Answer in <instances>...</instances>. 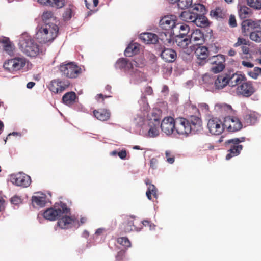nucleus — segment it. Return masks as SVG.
<instances>
[{
  "instance_id": "nucleus-1",
  "label": "nucleus",
  "mask_w": 261,
  "mask_h": 261,
  "mask_svg": "<svg viewBox=\"0 0 261 261\" xmlns=\"http://www.w3.org/2000/svg\"><path fill=\"white\" fill-rule=\"evenodd\" d=\"M162 116V111L158 109H153L148 114L144 124V128L147 130V136L156 137L159 135V126Z\"/></svg>"
},
{
  "instance_id": "nucleus-2",
  "label": "nucleus",
  "mask_w": 261,
  "mask_h": 261,
  "mask_svg": "<svg viewBox=\"0 0 261 261\" xmlns=\"http://www.w3.org/2000/svg\"><path fill=\"white\" fill-rule=\"evenodd\" d=\"M59 28L55 23H43L38 26L36 38L41 43L53 41L57 36Z\"/></svg>"
},
{
  "instance_id": "nucleus-3",
  "label": "nucleus",
  "mask_w": 261,
  "mask_h": 261,
  "mask_svg": "<svg viewBox=\"0 0 261 261\" xmlns=\"http://www.w3.org/2000/svg\"><path fill=\"white\" fill-rule=\"evenodd\" d=\"M242 30L244 34L250 32V39L256 42H261V20L253 21L247 19L242 23Z\"/></svg>"
},
{
  "instance_id": "nucleus-4",
  "label": "nucleus",
  "mask_w": 261,
  "mask_h": 261,
  "mask_svg": "<svg viewBox=\"0 0 261 261\" xmlns=\"http://www.w3.org/2000/svg\"><path fill=\"white\" fill-rule=\"evenodd\" d=\"M19 46L21 51L30 57H36L40 51L38 44L27 34H22L19 39Z\"/></svg>"
},
{
  "instance_id": "nucleus-5",
  "label": "nucleus",
  "mask_w": 261,
  "mask_h": 261,
  "mask_svg": "<svg viewBox=\"0 0 261 261\" xmlns=\"http://www.w3.org/2000/svg\"><path fill=\"white\" fill-rule=\"evenodd\" d=\"M70 209L66 204L60 202V203H56L54 207L46 210L43 213V217L49 221H55L58 219L64 214H67L69 213Z\"/></svg>"
},
{
  "instance_id": "nucleus-6",
  "label": "nucleus",
  "mask_w": 261,
  "mask_h": 261,
  "mask_svg": "<svg viewBox=\"0 0 261 261\" xmlns=\"http://www.w3.org/2000/svg\"><path fill=\"white\" fill-rule=\"evenodd\" d=\"M176 23H175V20L173 18V16H165L163 17L160 21V26L163 29L167 31L166 32H164L163 34L165 37L169 36V38H167L165 39L163 36V34H161L162 37L161 39L164 41V43H170L171 42V34L173 32V28Z\"/></svg>"
},
{
  "instance_id": "nucleus-7",
  "label": "nucleus",
  "mask_w": 261,
  "mask_h": 261,
  "mask_svg": "<svg viewBox=\"0 0 261 261\" xmlns=\"http://www.w3.org/2000/svg\"><path fill=\"white\" fill-rule=\"evenodd\" d=\"M182 40L178 41L179 44H180L179 47L185 48L190 43H193L195 45L202 44L204 41V35L200 30L196 29L193 31L190 35H189V37H186Z\"/></svg>"
},
{
  "instance_id": "nucleus-8",
  "label": "nucleus",
  "mask_w": 261,
  "mask_h": 261,
  "mask_svg": "<svg viewBox=\"0 0 261 261\" xmlns=\"http://www.w3.org/2000/svg\"><path fill=\"white\" fill-rule=\"evenodd\" d=\"M27 59L23 57H15L6 61L4 68L10 72H14L22 69L26 65Z\"/></svg>"
},
{
  "instance_id": "nucleus-9",
  "label": "nucleus",
  "mask_w": 261,
  "mask_h": 261,
  "mask_svg": "<svg viewBox=\"0 0 261 261\" xmlns=\"http://www.w3.org/2000/svg\"><path fill=\"white\" fill-rule=\"evenodd\" d=\"M223 125L229 132H236L240 130L243 127L242 123L240 120L234 116L227 115L224 116Z\"/></svg>"
},
{
  "instance_id": "nucleus-10",
  "label": "nucleus",
  "mask_w": 261,
  "mask_h": 261,
  "mask_svg": "<svg viewBox=\"0 0 261 261\" xmlns=\"http://www.w3.org/2000/svg\"><path fill=\"white\" fill-rule=\"evenodd\" d=\"M60 70L64 76L68 78H76L81 73V68L72 62L61 65Z\"/></svg>"
},
{
  "instance_id": "nucleus-11",
  "label": "nucleus",
  "mask_w": 261,
  "mask_h": 261,
  "mask_svg": "<svg viewBox=\"0 0 261 261\" xmlns=\"http://www.w3.org/2000/svg\"><path fill=\"white\" fill-rule=\"evenodd\" d=\"M190 30L189 26L184 23H178L174 26L172 34L176 37V43L178 46H179L180 44L178 41H182L185 38L189 37L188 34Z\"/></svg>"
},
{
  "instance_id": "nucleus-12",
  "label": "nucleus",
  "mask_w": 261,
  "mask_h": 261,
  "mask_svg": "<svg viewBox=\"0 0 261 261\" xmlns=\"http://www.w3.org/2000/svg\"><path fill=\"white\" fill-rule=\"evenodd\" d=\"M255 92V88L250 81L244 82L236 89V94L239 96L249 97Z\"/></svg>"
},
{
  "instance_id": "nucleus-13",
  "label": "nucleus",
  "mask_w": 261,
  "mask_h": 261,
  "mask_svg": "<svg viewBox=\"0 0 261 261\" xmlns=\"http://www.w3.org/2000/svg\"><path fill=\"white\" fill-rule=\"evenodd\" d=\"M209 61L213 65L211 71L214 73L221 72L225 68V58L223 55L214 56L209 59Z\"/></svg>"
},
{
  "instance_id": "nucleus-14",
  "label": "nucleus",
  "mask_w": 261,
  "mask_h": 261,
  "mask_svg": "<svg viewBox=\"0 0 261 261\" xmlns=\"http://www.w3.org/2000/svg\"><path fill=\"white\" fill-rule=\"evenodd\" d=\"M207 128L210 132L215 135L221 134L225 129L223 123L217 118H212L207 122Z\"/></svg>"
},
{
  "instance_id": "nucleus-15",
  "label": "nucleus",
  "mask_w": 261,
  "mask_h": 261,
  "mask_svg": "<svg viewBox=\"0 0 261 261\" xmlns=\"http://www.w3.org/2000/svg\"><path fill=\"white\" fill-rule=\"evenodd\" d=\"M10 180L13 184L23 187H28L31 182V177L23 173L12 174Z\"/></svg>"
},
{
  "instance_id": "nucleus-16",
  "label": "nucleus",
  "mask_w": 261,
  "mask_h": 261,
  "mask_svg": "<svg viewBox=\"0 0 261 261\" xmlns=\"http://www.w3.org/2000/svg\"><path fill=\"white\" fill-rule=\"evenodd\" d=\"M175 131L179 135H188L191 133V127H190L188 119L182 117L175 119Z\"/></svg>"
},
{
  "instance_id": "nucleus-17",
  "label": "nucleus",
  "mask_w": 261,
  "mask_h": 261,
  "mask_svg": "<svg viewBox=\"0 0 261 261\" xmlns=\"http://www.w3.org/2000/svg\"><path fill=\"white\" fill-rule=\"evenodd\" d=\"M161 128L166 134L169 135L175 131V119L172 117H166L161 123Z\"/></svg>"
},
{
  "instance_id": "nucleus-18",
  "label": "nucleus",
  "mask_w": 261,
  "mask_h": 261,
  "mask_svg": "<svg viewBox=\"0 0 261 261\" xmlns=\"http://www.w3.org/2000/svg\"><path fill=\"white\" fill-rule=\"evenodd\" d=\"M231 139L227 140L225 141V145L228 146L229 149L228 153L226 156V159L228 160L231 158L238 155L241 150L243 149V146L240 144H236L235 142H231Z\"/></svg>"
},
{
  "instance_id": "nucleus-19",
  "label": "nucleus",
  "mask_w": 261,
  "mask_h": 261,
  "mask_svg": "<svg viewBox=\"0 0 261 261\" xmlns=\"http://www.w3.org/2000/svg\"><path fill=\"white\" fill-rule=\"evenodd\" d=\"M69 85L68 82L62 81L59 79L54 80L50 82L48 88L55 93H61L68 87Z\"/></svg>"
},
{
  "instance_id": "nucleus-20",
  "label": "nucleus",
  "mask_w": 261,
  "mask_h": 261,
  "mask_svg": "<svg viewBox=\"0 0 261 261\" xmlns=\"http://www.w3.org/2000/svg\"><path fill=\"white\" fill-rule=\"evenodd\" d=\"M190 127H191V133H197L202 130V123L201 119L196 116L192 115L188 119Z\"/></svg>"
},
{
  "instance_id": "nucleus-21",
  "label": "nucleus",
  "mask_w": 261,
  "mask_h": 261,
  "mask_svg": "<svg viewBox=\"0 0 261 261\" xmlns=\"http://www.w3.org/2000/svg\"><path fill=\"white\" fill-rule=\"evenodd\" d=\"M195 55L197 58V63L203 65L206 62L208 56V48L205 46H199L195 51Z\"/></svg>"
},
{
  "instance_id": "nucleus-22",
  "label": "nucleus",
  "mask_w": 261,
  "mask_h": 261,
  "mask_svg": "<svg viewBox=\"0 0 261 261\" xmlns=\"http://www.w3.org/2000/svg\"><path fill=\"white\" fill-rule=\"evenodd\" d=\"M0 44L3 50L7 54L12 56L14 54L15 47L14 44L10 41L8 37H4L0 39Z\"/></svg>"
},
{
  "instance_id": "nucleus-23",
  "label": "nucleus",
  "mask_w": 261,
  "mask_h": 261,
  "mask_svg": "<svg viewBox=\"0 0 261 261\" xmlns=\"http://www.w3.org/2000/svg\"><path fill=\"white\" fill-rule=\"evenodd\" d=\"M215 110L220 115L224 116L230 115L233 113V109L229 105L225 103H217L215 106Z\"/></svg>"
},
{
  "instance_id": "nucleus-24",
  "label": "nucleus",
  "mask_w": 261,
  "mask_h": 261,
  "mask_svg": "<svg viewBox=\"0 0 261 261\" xmlns=\"http://www.w3.org/2000/svg\"><path fill=\"white\" fill-rule=\"evenodd\" d=\"M139 39L146 44H155L158 41V36L152 33H144L140 35Z\"/></svg>"
},
{
  "instance_id": "nucleus-25",
  "label": "nucleus",
  "mask_w": 261,
  "mask_h": 261,
  "mask_svg": "<svg viewBox=\"0 0 261 261\" xmlns=\"http://www.w3.org/2000/svg\"><path fill=\"white\" fill-rule=\"evenodd\" d=\"M93 113L94 117L100 121H107L111 117V112L107 109H100L95 110Z\"/></svg>"
},
{
  "instance_id": "nucleus-26",
  "label": "nucleus",
  "mask_w": 261,
  "mask_h": 261,
  "mask_svg": "<svg viewBox=\"0 0 261 261\" xmlns=\"http://www.w3.org/2000/svg\"><path fill=\"white\" fill-rule=\"evenodd\" d=\"M161 56L162 58L167 62H174L177 57V54L175 51L170 48L164 49L162 51Z\"/></svg>"
},
{
  "instance_id": "nucleus-27",
  "label": "nucleus",
  "mask_w": 261,
  "mask_h": 261,
  "mask_svg": "<svg viewBox=\"0 0 261 261\" xmlns=\"http://www.w3.org/2000/svg\"><path fill=\"white\" fill-rule=\"evenodd\" d=\"M258 115L255 112H250L244 115V123L247 125H254L258 121Z\"/></svg>"
},
{
  "instance_id": "nucleus-28",
  "label": "nucleus",
  "mask_w": 261,
  "mask_h": 261,
  "mask_svg": "<svg viewBox=\"0 0 261 261\" xmlns=\"http://www.w3.org/2000/svg\"><path fill=\"white\" fill-rule=\"evenodd\" d=\"M237 8L239 16L242 19L249 17L252 14L251 10L245 5L239 4Z\"/></svg>"
},
{
  "instance_id": "nucleus-29",
  "label": "nucleus",
  "mask_w": 261,
  "mask_h": 261,
  "mask_svg": "<svg viewBox=\"0 0 261 261\" xmlns=\"http://www.w3.org/2000/svg\"><path fill=\"white\" fill-rule=\"evenodd\" d=\"M74 222L73 219L70 216H63L58 221V225L62 229H67L70 227L71 224Z\"/></svg>"
},
{
  "instance_id": "nucleus-30",
  "label": "nucleus",
  "mask_w": 261,
  "mask_h": 261,
  "mask_svg": "<svg viewBox=\"0 0 261 261\" xmlns=\"http://www.w3.org/2000/svg\"><path fill=\"white\" fill-rule=\"evenodd\" d=\"M46 196L42 195V196H33L32 197V203L33 206H38L43 207L45 206L46 200Z\"/></svg>"
},
{
  "instance_id": "nucleus-31",
  "label": "nucleus",
  "mask_w": 261,
  "mask_h": 261,
  "mask_svg": "<svg viewBox=\"0 0 261 261\" xmlns=\"http://www.w3.org/2000/svg\"><path fill=\"white\" fill-rule=\"evenodd\" d=\"M229 83V79L227 76L219 75L215 81V87L217 89H221Z\"/></svg>"
},
{
  "instance_id": "nucleus-32",
  "label": "nucleus",
  "mask_w": 261,
  "mask_h": 261,
  "mask_svg": "<svg viewBox=\"0 0 261 261\" xmlns=\"http://www.w3.org/2000/svg\"><path fill=\"white\" fill-rule=\"evenodd\" d=\"M145 183L147 185H148L147 190L146 192V195L147 197V198L149 200L152 199V196L151 195H153V196L156 198H157V189L155 187L154 185L151 184L150 183V180L149 179H146L145 180Z\"/></svg>"
},
{
  "instance_id": "nucleus-33",
  "label": "nucleus",
  "mask_w": 261,
  "mask_h": 261,
  "mask_svg": "<svg viewBox=\"0 0 261 261\" xmlns=\"http://www.w3.org/2000/svg\"><path fill=\"white\" fill-rule=\"evenodd\" d=\"M210 15L218 20H222L226 17V12L222 8L217 7L211 11Z\"/></svg>"
},
{
  "instance_id": "nucleus-34",
  "label": "nucleus",
  "mask_w": 261,
  "mask_h": 261,
  "mask_svg": "<svg viewBox=\"0 0 261 261\" xmlns=\"http://www.w3.org/2000/svg\"><path fill=\"white\" fill-rule=\"evenodd\" d=\"M245 81V77L242 75L233 74L229 79V83L231 87L239 86Z\"/></svg>"
},
{
  "instance_id": "nucleus-35",
  "label": "nucleus",
  "mask_w": 261,
  "mask_h": 261,
  "mask_svg": "<svg viewBox=\"0 0 261 261\" xmlns=\"http://www.w3.org/2000/svg\"><path fill=\"white\" fill-rule=\"evenodd\" d=\"M76 98V95L75 92H69L63 95L62 97V101L63 103L66 105L70 106L75 102Z\"/></svg>"
},
{
  "instance_id": "nucleus-36",
  "label": "nucleus",
  "mask_w": 261,
  "mask_h": 261,
  "mask_svg": "<svg viewBox=\"0 0 261 261\" xmlns=\"http://www.w3.org/2000/svg\"><path fill=\"white\" fill-rule=\"evenodd\" d=\"M197 14L189 11H185L180 14L181 19L187 22H194Z\"/></svg>"
},
{
  "instance_id": "nucleus-37",
  "label": "nucleus",
  "mask_w": 261,
  "mask_h": 261,
  "mask_svg": "<svg viewBox=\"0 0 261 261\" xmlns=\"http://www.w3.org/2000/svg\"><path fill=\"white\" fill-rule=\"evenodd\" d=\"M194 23L198 27L203 28L208 25V20L204 15H198L197 14Z\"/></svg>"
},
{
  "instance_id": "nucleus-38",
  "label": "nucleus",
  "mask_w": 261,
  "mask_h": 261,
  "mask_svg": "<svg viewBox=\"0 0 261 261\" xmlns=\"http://www.w3.org/2000/svg\"><path fill=\"white\" fill-rule=\"evenodd\" d=\"M75 9V7L73 4H69L68 7L66 8V10L63 13V17L65 20H70L72 16L74 15V11Z\"/></svg>"
},
{
  "instance_id": "nucleus-39",
  "label": "nucleus",
  "mask_w": 261,
  "mask_h": 261,
  "mask_svg": "<svg viewBox=\"0 0 261 261\" xmlns=\"http://www.w3.org/2000/svg\"><path fill=\"white\" fill-rule=\"evenodd\" d=\"M192 10L194 13L197 14V15H202L206 13V8L205 6L201 4H195L192 6Z\"/></svg>"
},
{
  "instance_id": "nucleus-40",
  "label": "nucleus",
  "mask_w": 261,
  "mask_h": 261,
  "mask_svg": "<svg viewBox=\"0 0 261 261\" xmlns=\"http://www.w3.org/2000/svg\"><path fill=\"white\" fill-rule=\"evenodd\" d=\"M129 60L125 58L119 59L115 63L116 68L129 70Z\"/></svg>"
},
{
  "instance_id": "nucleus-41",
  "label": "nucleus",
  "mask_w": 261,
  "mask_h": 261,
  "mask_svg": "<svg viewBox=\"0 0 261 261\" xmlns=\"http://www.w3.org/2000/svg\"><path fill=\"white\" fill-rule=\"evenodd\" d=\"M139 50V48L136 44H132L128 46L125 49L124 54L127 57H132Z\"/></svg>"
},
{
  "instance_id": "nucleus-42",
  "label": "nucleus",
  "mask_w": 261,
  "mask_h": 261,
  "mask_svg": "<svg viewBox=\"0 0 261 261\" xmlns=\"http://www.w3.org/2000/svg\"><path fill=\"white\" fill-rule=\"evenodd\" d=\"M134 225L133 220H128L127 222L124 223V231L126 233L132 231H139Z\"/></svg>"
},
{
  "instance_id": "nucleus-43",
  "label": "nucleus",
  "mask_w": 261,
  "mask_h": 261,
  "mask_svg": "<svg viewBox=\"0 0 261 261\" xmlns=\"http://www.w3.org/2000/svg\"><path fill=\"white\" fill-rule=\"evenodd\" d=\"M42 19L43 23H54L51 22V20H54V14L51 11H46L44 12L42 16Z\"/></svg>"
},
{
  "instance_id": "nucleus-44",
  "label": "nucleus",
  "mask_w": 261,
  "mask_h": 261,
  "mask_svg": "<svg viewBox=\"0 0 261 261\" xmlns=\"http://www.w3.org/2000/svg\"><path fill=\"white\" fill-rule=\"evenodd\" d=\"M247 4L254 10L261 9V0H246Z\"/></svg>"
},
{
  "instance_id": "nucleus-45",
  "label": "nucleus",
  "mask_w": 261,
  "mask_h": 261,
  "mask_svg": "<svg viewBox=\"0 0 261 261\" xmlns=\"http://www.w3.org/2000/svg\"><path fill=\"white\" fill-rule=\"evenodd\" d=\"M192 0H178V6L181 9H185L191 6Z\"/></svg>"
},
{
  "instance_id": "nucleus-46",
  "label": "nucleus",
  "mask_w": 261,
  "mask_h": 261,
  "mask_svg": "<svg viewBox=\"0 0 261 261\" xmlns=\"http://www.w3.org/2000/svg\"><path fill=\"white\" fill-rule=\"evenodd\" d=\"M65 2L66 0H51L50 3H49V6L61 8L64 6Z\"/></svg>"
},
{
  "instance_id": "nucleus-47",
  "label": "nucleus",
  "mask_w": 261,
  "mask_h": 261,
  "mask_svg": "<svg viewBox=\"0 0 261 261\" xmlns=\"http://www.w3.org/2000/svg\"><path fill=\"white\" fill-rule=\"evenodd\" d=\"M248 74L251 77L256 79L259 75L261 74V68L256 67L254 68L253 71H249Z\"/></svg>"
},
{
  "instance_id": "nucleus-48",
  "label": "nucleus",
  "mask_w": 261,
  "mask_h": 261,
  "mask_svg": "<svg viewBox=\"0 0 261 261\" xmlns=\"http://www.w3.org/2000/svg\"><path fill=\"white\" fill-rule=\"evenodd\" d=\"M118 243L122 245L125 247H129L131 245L130 242L126 237H120L117 239Z\"/></svg>"
},
{
  "instance_id": "nucleus-49",
  "label": "nucleus",
  "mask_w": 261,
  "mask_h": 261,
  "mask_svg": "<svg viewBox=\"0 0 261 261\" xmlns=\"http://www.w3.org/2000/svg\"><path fill=\"white\" fill-rule=\"evenodd\" d=\"M249 45V41L242 37H238L237 42L233 44L235 47H238L241 45Z\"/></svg>"
},
{
  "instance_id": "nucleus-50",
  "label": "nucleus",
  "mask_w": 261,
  "mask_h": 261,
  "mask_svg": "<svg viewBox=\"0 0 261 261\" xmlns=\"http://www.w3.org/2000/svg\"><path fill=\"white\" fill-rule=\"evenodd\" d=\"M165 156L167 161L169 164H173L175 161V156L173 153L170 150H167L165 152Z\"/></svg>"
},
{
  "instance_id": "nucleus-51",
  "label": "nucleus",
  "mask_w": 261,
  "mask_h": 261,
  "mask_svg": "<svg viewBox=\"0 0 261 261\" xmlns=\"http://www.w3.org/2000/svg\"><path fill=\"white\" fill-rule=\"evenodd\" d=\"M10 202L13 205H18L22 203V200L21 196L16 195L11 198Z\"/></svg>"
},
{
  "instance_id": "nucleus-52",
  "label": "nucleus",
  "mask_w": 261,
  "mask_h": 261,
  "mask_svg": "<svg viewBox=\"0 0 261 261\" xmlns=\"http://www.w3.org/2000/svg\"><path fill=\"white\" fill-rule=\"evenodd\" d=\"M228 24L231 28H235L237 26L236 17L234 15H230L228 20Z\"/></svg>"
},
{
  "instance_id": "nucleus-53",
  "label": "nucleus",
  "mask_w": 261,
  "mask_h": 261,
  "mask_svg": "<svg viewBox=\"0 0 261 261\" xmlns=\"http://www.w3.org/2000/svg\"><path fill=\"white\" fill-rule=\"evenodd\" d=\"M231 139V141H230L231 142H235L236 144H240V143L244 142L245 141L246 138L244 137H241L239 138H233V139Z\"/></svg>"
},
{
  "instance_id": "nucleus-54",
  "label": "nucleus",
  "mask_w": 261,
  "mask_h": 261,
  "mask_svg": "<svg viewBox=\"0 0 261 261\" xmlns=\"http://www.w3.org/2000/svg\"><path fill=\"white\" fill-rule=\"evenodd\" d=\"M118 155L122 160H125L127 156V151L125 149L122 150L118 152Z\"/></svg>"
},
{
  "instance_id": "nucleus-55",
  "label": "nucleus",
  "mask_w": 261,
  "mask_h": 261,
  "mask_svg": "<svg viewBox=\"0 0 261 261\" xmlns=\"http://www.w3.org/2000/svg\"><path fill=\"white\" fill-rule=\"evenodd\" d=\"M129 70L133 69L134 67H139L138 63L136 61H129Z\"/></svg>"
},
{
  "instance_id": "nucleus-56",
  "label": "nucleus",
  "mask_w": 261,
  "mask_h": 261,
  "mask_svg": "<svg viewBox=\"0 0 261 261\" xmlns=\"http://www.w3.org/2000/svg\"><path fill=\"white\" fill-rule=\"evenodd\" d=\"M150 167L153 169H156L157 167L158 160L155 158H152L150 161Z\"/></svg>"
},
{
  "instance_id": "nucleus-57",
  "label": "nucleus",
  "mask_w": 261,
  "mask_h": 261,
  "mask_svg": "<svg viewBox=\"0 0 261 261\" xmlns=\"http://www.w3.org/2000/svg\"><path fill=\"white\" fill-rule=\"evenodd\" d=\"M199 107L201 109L202 111H204L205 112H207L209 111V107L206 103H200L199 105Z\"/></svg>"
},
{
  "instance_id": "nucleus-58",
  "label": "nucleus",
  "mask_w": 261,
  "mask_h": 261,
  "mask_svg": "<svg viewBox=\"0 0 261 261\" xmlns=\"http://www.w3.org/2000/svg\"><path fill=\"white\" fill-rule=\"evenodd\" d=\"M242 65L248 68H252L254 66L252 63L245 61H243L242 62Z\"/></svg>"
},
{
  "instance_id": "nucleus-59",
  "label": "nucleus",
  "mask_w": 261,
  "mask_h": 261,
  "mask_svg": "<svg viewBox=\"0 0 261 261\" xmlns=\"http://www.w3.org/2000/svg\"><path fill=\"white\" fill-rule=\"evenodd\" d=\"M241 50L243 54H248L249 53V48L248 47L246 46V45H242L241 47Z\"/></svg>"
},
{
  "instance_id": "nucleus-60",
  "label": "nucleus",
  "mask_w": 261,
  "mask_h": 261,
  "mask_svg": "<svg viewBox=\"0 0 261 261\" xmlns=\"http://www.w3.org/2000/svg\"><path fill=\"white\" fill-rule=\"evenodd\" d=\"M123 258V253L121 252L118 253L116 257V261H122Z\"/></svg>"
},
{
  "instance_id": "nucleus-61",
  "label": "nucleus",
  "mask_w": 261,
  "mask_h": 261,
  "mask_svg": "<svg viewBox=\"0 0 261 261\" xmlns=\"http://www.w3.org/2000/svg\"><path fill=\"white\" fill-rule=\"evenodd\" d=\"M39 3L45 5L46 6H49V3L50 4L51 0H37Z\"/></svg>"
},
{
  "instance_id": "nucleus-62",
  "label": "nucleus",
  "mask_w": 261,
  "mask_h": 261,
  "mask_svg": "<svg viewBox=\"0 0 261 261\" xmlns=\"http://www.w3.org/2000/svg\"><path fill=\"white\" fill-rule=\"evenodd\" d=\"M35 85V83L33 82H30L27 84V87L28 89L32 88Z\"/></svg>"
},
{
  "instance_id": "nucleus-63",
  "label": "nucleus",
  "mask_w": 261,
  "mask_h": 261,
  "mask_svg": "<svg viewBox=\"0 0 261 261\" xmlns=\"http://www.w3.org/2000/svg\"><path fill=\"white\" fill-rule=\"evenodd\" d=\"M228 54L229 56H234L236 54V51L233 49L231 48L229 50Z\"/></svg>"
},
{
  "instance_id": "nucleus-64",
  "label": "nucleus",
  "mask_w": 261,
  "mask_h": 261,
  "mask_svg": "<svg viewBox=\"0 0 261 261\" xmlns=\"http://www.w3.org/2000/svg\"><path fill=\"white\" fill-rule=\"evenodd\" d=\"M109 97L110 96H104L102 94H98L96 96V99L98 100L99 99L101 98V99H102V100H104V97L107 98V97Z\"/></svg>"
}]
</instances>
